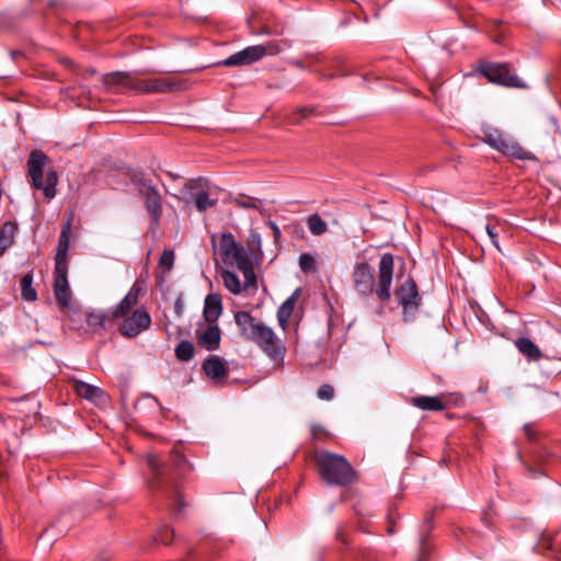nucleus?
I'll return each instance as SVG.
<instances>
[{
	"label": "nucleus",
	"mask_w": 561,
	"mask_h": 561,
	"mask_svg": "<svg viewBox=\"0 0 561 561\" xmlns=\"http://www.w3.org/2000/svg\"><path fill=\"white\" fill-rule=\"evenodd\" d=\"M382 308H380L379 310H377V313L381 314L382 313Z\"/></svg>",
	"instance_id": "864d4df0"
},
{
	"label": "nucleus",
	"mask_w": 561,
	"mask_h": 561,
	"mask_svg": "<svg viewBox=\"0 0 561 561\" xmlns=\"http://www.w3.org/2000/svg\"><path fill=\"white\" fill-rule=\"evenodd\" d=\"M312 436L318 438L321 433H324V430L320 425H313L311 428Z\"/></svg>",
	"instance_id": "79ce46f5"
},
{
	"label": "nucleus",
	"mask_w": 561,
	"mask_h": 561,
	"mask_svg": "<svg viewBox=\"0 0 561 561\" xmlns=\"http://www.w3.org/2000/svg\"><path fill=\"white\" fill-rule=\"evenodd\" d=\"M290 123H291V124H299V123H300V121H299L298 118H293Z\"/></svg>",
	"instance_id": "3c124183"
},
{
	"label": "nucleus",
	"mask_w": 561,
	"mask_h": 561,
	"mask_svg": "<svg viewBox=\"0 0 561 561\" xmlns=\"http://www.w3.org/2000/svg\"><path fill=\"white\" fill-rule=\"evenodd\" d=\"M394 261L390 253H383L378 265V277L375 285V275L371 266L362 262L355 265L352 279L356 293L362 297H369L373 293L381 301H388L391 297V284L393 278Z\"/></svg>",
	"instance_id": "f257e3e1"
},
{
	"label": "nucleus",
	"mask_w": 561,
	"mask_h": 561,
	"mask_svg": "<svg viewBox=\"0 0 561 561\" xmlns=\"http://www.w3.org/2000/svg\"><path fill=\"white\" fill-rule=\"evenodd\" d=\"M185 80H178L171 77L138 79L135 91L138 93H167L187 89Z\"/></svg>",
	"instance_id": "f8f14e48"
},
{
	"label": "nucleus",
	"mask_w": 561,
	"mask_h": 561,
	"mask_svg": "<svg viewBox=\"0 0 561 561\" xmlns=\"http://www.w3.org/2000/svg\"><path fill=\"white\" fill-rule=\"evenodd\" d=\"M54 294L61 308H67L71 301V290L68 283V265L58 263L54 271Z\"/></svg>",
	"instance_id": "ddd939ff"
},
{
	"label": "nucleus",
	"mask_w": 561,
	"mask_h": 561,
	"mask_svg": "<svg viewBox=\"0 0 561 561\" xmlns=\"http://www.w3.org/2000/svg\"><path fill=\"white\" fill-rule=\"evenodd\" d=\"M232 203L245 209L260 210L262 206V202L260 199L248 196L245 194L237 195L236 197L232 198Z\"/></svg>",
	"instance_id": "473e14b6"
},
{
	"label": "nucleus",
	"mask_w": 561,
	"mask_h": 561,
	"mask_svg": "<svg viewBox=\"0 0 561 561\" xmlns=\"http://www.w3.org/2000/svg\"><path fill=\"white\" fill-rule=\"evenodd\" d=\"M16 226L13 222L7 221L2 225L0 229V256L13 244Z\"/></svg>",
	"instance_id": "a878e982"
},
{
	"label": "nucleus",
	"mask_w": 561,
	"mask_h": 561,
	"mask_svg": "<svg viewBox=\"0 0 561 561\" xmlns=\"http://www.w3.org/2000/svg\"><path fill=\"white\" fill-rule=\"evenodd\" d=\"M270 227L273 231V236H274L275 240H278L280 238V230H279L278 226L275 222L271 221Z\"/></svg>",
	"instance_id": "a19ab883"
},
{
	"label": "nucleus",
	"mask_w": 561,
	"mask_h": 561,
	"mask_svg": "<svg viewBox=\"0 0 561 561\" xmlns=\"http://www.w3.org/2000/svg\"><path fill=\"white\" fill-rule=\"evenodd\" d=\"M336 538L341 539L343 542H345V540L342 538V533L341 531L336 533Z\"/></svg>",
	"instance_id": "09e8293b"
},
{
	"label": "nucleus",
	"mask_w": 561,
	"mask_h": 561,
	"mask_svg": "<svg viewBox=\"0 0 561 561\" xmlns=\"http://www.w3.org/2000/svg\"><path fill=\"white\" fill-rule=\"evenodd\" d=\"M481 139L504 156L518 160H530L531 154L523 149L510 135L491 125H483Z\"/></svg>",
	"instance_id": "6e6552de"
},
{
	"label": "nucleus",
	"mask_w": 561,
	"mask_h": 561,
	"mask_svg": "<svg viewBox=\"0 0 561 561\" xmlns=\"http://www.w3.org/2000/svg\"><path fill=\"white\" fill-rule=\"evenodd\" d=\"M299 267L305 273L314 272L317 263L314 257L309 253H304L299 256Z\"/></svg>",
	"instance_id": "72a5a7b5"
},
{
	"label": "nucleus",
	"mask_w": 561,
	"mask_h": 561,
	"mask_svg": "<svg viewBox=\"0 0 561 561\" xmlns=\"http://www.w3.org/2000/svg\"><path fill=\"white\" fill-rule=\"evenodd\" d=\"M222 311L221 298L217 294H209L205 298L203 316L208 323H215Z\"/></svg>",
	"instance_id": "4be33fe9"
},
{
	"label": "nucleus",
	"mask_w": 561,
	"mask_h": 561,
	"mask_svg": "<svg viewBox=\"0 0 561 561\" xmlns=\"http://www.w3.org/2000/svg\"><path fill=\"white\" fill-rule=\"evenodd\" d=\"M515 345L519 353H522L529 360H539L542 353L539 347L528 337H520L515 341Z\"/></svg>",
	"instance_id": "393cba45"
},
{
	"label": "nucleus",
	"mask_w": 561,
	"mask_h": 561,
	"mask_svg": "<svg viewBox=\"0 0 561 561\" xmlns=\"http://www.w3.org/2000/svg\"><path fill=\"white\" fill-rule=\"evenodd\" d=\"M222 283L225 287L233 295H239L242 293V290H248L249 288H245L244 283L241 284L238 275L231 271H222L220 273Z\"/></svg>",
	"instance_id": "bb28decb"
},
{
	"label": "nucleus",
	"mask_w": 561,
	"mask_h": 561,
	"mask_svg": "<svg viewBox=\"0 0 561 561\" xmlns=\"http://www.w3.org/2000/svg\"><path fill=\"white\" fill-rule=\"evenodd\" d=\"M186 204L194 202L198 211H205L217 204V199L210 198L208 182L203 178L188 180L180 190L179 195H173Z\"/></svg>",
	"instance_id": "9d476101"
},
{
	"label": "nucleus",
	"mask_w": 561,
	"mask_h": 561,
	"mask_svg": "<svg viewBox=\"0 0 561 561\" xmlns=\"http://www.w3.org/2000/svg\"><path fill=\"white\" fill-rule=\"evenodd\" d=\"M317 396L321 400H327V401L332 400L334 397V389L331 385H328V383L322 385L318 389Z\"/></svg>",
	"instance_id": "e433bc0d"
},
{
	"label": "nucleus",
	"mask_w": 561,
	"mask_h": 561,
	"mask_svg": "<svg viewBox=\"0 0 561 561\" xmlns=\"http://www.w3.org/2000/svg\"><path fill=\"white\" fill-rule=\"evenodd\" d=\"M203 370L207 377L216 381L225 378L228 374L224 359L216 355L209 356L203 363Z\"/></svg>",
	"instance_id": "412c9836"
},
{
	"label": "nucleus",
	"mask_w": 561,
	"mask_h": 561,
	"mask_svg": "<svg viewBox=\"0 0 561 561\" xmlns=\"http://www.w3.org/2000/svg\"><path fill=\"white\" fill-rule=\"evenodd\" d=\"M313 108L312 107H300L297 110V112L302 116V117H308L309 115H311L313 113Z\"/></svg>",
	"instance_id": "ea45409f"
},
{
	"label": "nucleus",
	"mask_w": 561,
	"mask_h": 561,
	"mask_svg": "<svg viewBox=\"0 0 561 561\" xmlns=\"http://www.w3.org/2000/svg\"><path fill=\"white\" fill-rule=\"evenodd\" d=\"M321 478L331 485L345 486L354 482L355 471L344 456L322 451L316 456Z\"/></svg>",
	"instance_id": "423d86ee"
},
{
	"label": "nucleus",
	"mask_w": 561,
	"mask_h": 561,
	"mask_svg": "<svg viewBox=\"0 0 561 561\" xmlns=\"http://www.w3.org/2000/svg\"><path fill=\"white\" fill-rule=\"evenodd\" d=\"M219 254L225 264L236 266L243 274L245 288L256 287L252 262L243 245L238 243L230 232L221 234Z\"/></svg>",
	"instance_id": "39448f33"
},
{
	"label": "nucleus",
	"mask_w": 561,
	"mask_h": 561,
	"mask_svg": "<svg viewBox=\"0 0 561 561\" xmlns=\"http://www.w3.org/2000/svg\"><path fill=\"white\" fill-rule=\"evenodd\" d=\"M167 174H168L171 179H173V180H176V179H179V178H180V175H178V174H175V173H173V172H170V171H168V172H167Z\"/></svg>",
	"instance_id": "49530a36"
},
{
	"label": "nucleus",
	"mask_w": 561,
	"mask_h": 561,
	"mask_svg": "<svg viewBox=\"0 0 561 561\" xmlns=\"http://www.w3.org/2000/svg\"><path fill=\"white\" fill-rule=\"evenodd\" d=\"M425 524H426V526H427V530H430V529H431V527H432V526H431V518H426V519H425Z\"/></svg>",
	"instance_id": "de8ad7c7"
},
{
	"label": "nucleus",
	"mask_w": 561,
	"mask_h": 561,
	"mask_svg": "<svg viewBox=\"0 0 561 561\" xmlns=\"http://www.w3.org/2000/svg\"><path fill=\"white\" fill-rule=\"evenodd\" d=\"M410 403L423 411H443L445 409V404L442 401L440 397H428V396H419L410 399Z\"/></svg>",
	"instance_id": "b1692460"
},
{
	"label": "nucleus",
	"mask_w": 561,
	"mask_h": 561,
	"mask_svg": "<svg viewBox=\"0 0 561 561\" xmlns=\"http://www.w3.org/2000/svg\"><path fill=\"white\" fill-rule=\"evenodd\" d=\"M221 332L218 325L209 323L196 330L198 344L207 351H216L220 344Z\"/></svg>",
	"instance_id": "a211bd4d"
},
{
	"label": "nucleus",
	"mask_w": 561,
	"mask_h": 561,
	"mask_svg": "<svg viewBox=\"0 0 561 561\" xmlns=\"http://www.w3.org/2000/svg\"><path fill=\"white\" fill-rule=\"evenodd\" d=\"M147 463L152 472L151 489L161 490L167 496L174 500L182 508L181 494L176 480L190 471V465L185 457L179 451H172L169 463H160L158 456L148 455Z\"/></svg>",
	"instance_id": "f03ea898"
},
{
	"label": "nucleus",
	"mask_w": 561,
	"mask_h": 561,
	"mask_svg": "<svg viewBox=\"0 0 561 561\" xmlns=\"http://www.w3.org/2000/svg\"><path fill=\"white\" fill-rule=\"evenodd\" d=\"M48 157L39 150H34L30 153L27 160V172L32 180V185L36 190L43 187V171Z\"/></svg>",
	"instance_id": "dca6fc26"
},
{
	"label": "nucleus",
	"mask_w": 561,
	"mask_h": 561,
	"mask_svg": "<svg viewBox=\"0 0 561 561\" xmlns=\"http://www.w3.org/2000/svg\"><path fill=\"white\" fill-rule=\"evenodd\" d=\"M58 182L57 173L54 170H49L45 176V184L43 183V193L46 198L51 199L56 195V185Z\"/></svg>",
	"instance_id": "c756f323"
},
{
	"label": "nucleus",
	"mask_w": 561,
	"mask_h": 561,
	"mask_svg": "<svg viewBox=\"0 0 561 561\" xmlns=\"http://www.w3.org/2000/svg\"><path fill=\"white\" fill-rule=\"evenodd\" d=\"M72 387L79 397H81L96 405L103 404L107 400V397L102 389H100L95 386H92L88 382L81 381L79 379H73Z\"/></svg>",
	"instance_id": "f3484780"
},
{
	"label": "nucleus",
	"mask_w": 561,
	"mask_h": 561,
	"mask_svg": "<svg viewBox=\"0 0 561 561\" xmlns=\"http://www.w3.org/2000/svg\"><path fill=\"white\" fill-rule=\"evenodd\" d=\"M289 47L290 42L287 39L271 41L265 44L248 46L218 62V65L225 67L249 66L261 60L265 56H276Z\"/></svg>",
	"instance_id": "0eeeda50"
},
{
	"label": "nucleus",
	"mask_w": 561,
	"mask_h": 561,
	"mask_svg": "<svg viewBox=\"0 0 561 561\" xmlns=\"http://www.w3.org/2000/svg\"><path fill=\"white\" fill-rule=\"evenodd\" d=\"M396 296L405 312L409 308L416 309L421 305L417 285L412 277H409L402 283L400 288L396 291Z\"/></svg>",
	"instance_id": "2eb2a0df"
},
{
	"label": "nucleus",
	"mask_w": 561,
	"mask_h": 561,
	"mask_svg": "<svg viewBox=\"0 0 561 561\" xmlns=\"http://www.w3.org/2000/svg\"><path fill=\"white\" fill-rule=\"evenodd\" d=\"M174 263V254L172 251H163L162 255L160 256L159 264L161 267L165 268L167 271H170Z\"/></svg>",
	"instance_id": "c9c22d12"
},
{
	"label": "nucleus",
	"mask_w": 561,
	"mask_h": 561,
	"mask_svg": "<svg viewBox=\"0 0 561 561\" xmlns=\"http://www.w3.org/2000/svg\"><path fill=\"white\" fill-rule=\"evenodd\" d=\"M114 321L113 310L105 311L98 309L87 314V323L94 331L106 329L107 325L112 324Z\"/></svg>",
	"instance_id": "5701e85b"
},
{
	"label": "nucleus",
	"mask_w": 561,
	"mask_h": 561,
	"mask_svg": "<svg viewBox=\"0 0 561 561\" xmlns=\"http://www.w3.org/2000/svg\"><path fill=\"white\" fill-rule=\"evenodd\" d=\"M234 321L245 340L255 343L278 366L283 363L285 346L270 327L253 318L248 311H238Z\"/></svg>",
	"instance_id": "7ed1b4c3"
},
{
	"label": "nucleus",
	"mask_w": 561,
	"mask_h": 561,
	"mask_svg": "<svg viewBox=\"0 0 561 561\" xmlns=\"http://www.w3.org/2000/svg\"><path fill=\"white\" fill-rule=\"evenodd\" d=\"M481 73L493 83L508 88H525L522 79L511 71L506 64L485 62L480 67Z\"/></svg>",
	"instance_id": "9b49d317"
},
{
	"label": "nucleus",
	"mask_w": 561,
	"mask_h": 561,
	"mask_svg": "<svg viewBox=\"0 0 561 561\" xmlns=\"http://www.w3.org/2000/svg\"><path fill=\"white\" fill-rule=\"evenodd\" d=\"M102 80L110 91L121 92L125 89L135 91L137 78L131 72L114 71L104 75Z\"/></svg>",
	"instance_id": "4468645a"
},
{
	"label": "nucleus",
	"mask_w": 561,
	"mask_h": 561,
	"mask_svg": "<svg viewBox=\"0 0 561 561\" xmlns=\"http://www.w3.org/2000/svg\"><path fill=\"white\" fill-rule=\"evenodd\" d=\"M525 434L528 436L529 439L534 437V432L531 430V426L529 424H526L524 426Z\"/></svg>",
	"instance_id": "37998d69"
},
{
	"label": "nucleus",
	"mask_w": 561,
	"mask_h": 561,
	"mask_svg": "<svg viewBox=\"0 0 561 561\" xmlns=\"http://www.w3.org/2000/svg\"><path fill=\"white\" fill-rule=\"evenodd\" d=\"M333 77H334L333 75H328V76H325V78H328V79H331V78H333Z\"/></svg>",
	"instance_id": "603ef678"
},
{
	"label": "nucleus",
	"mask_w": 561,
	"mask_h": 561,
	"mask_svg": "<svg viewBox=\"0 0 561 561\" xmlns=\"http://www.w3.org/2000/svg\"><path fill=\"white\" fill-rule=\"evenodd\" d=\"M301 288H296L294 293L280 305L277 310V320L283 330L288 327V321L295 309V305L300 297Z\"/></svg>",
	"instance_id": "aec40b11"
},
{
	"label": "nucleus",
	"mask_w": 561,
	"mask_h": 561,
	"mask_svg": "<svg viewBox=\"0 0 561 561\" xmlns=\"http://www.w3.org/2000/svg\"><path fill=\"white\" fill-rule=\"evenodd\" d=\"M483 230L486 232V234H488L491 243L493 244V247L497 251H501V248H500V244H499V236H500L501 231L504 230L503 225L499 220L489 219L486 221V224L483 226Z\"/></svg>",
	"instance_id": "cd10ccee"
},
{
	"label": "nucleus",
	"mask_w": 561,
	"mask_h": 561,
	"mask_svg": "<svg viewBox=\"0 0 561 561\" xmlns=\"http://www.w3.org/2000/svg\"><path fill=\"white\" fill-rule=\"evenodd\" d=\"M71 222L72 218L70 217L62 226V230L60 232L58 240L55 266H58V263L62 265H68V250L70 245Z\"/></svg>",
	"instance_id": "6ab92c4d"
},
{
	"label": "nucleus",
	"mask_w": 561,
	"mask_h": 561,
	"mask_svg": "<svg viewBox=\"0 0 561 561\" xmlns=\"http://www.w3.org/2000/svg\"><path fill=\"white\" fill-rule=\"evenodd\" d=\"M173 537V529H170L169 526H162L154 537L156 540L161 541L164 545H169Z\"/></svg>",
	"instance_id": "f704fd0d"
},
{
	"label": "nucleus",
	"mask_w": 561,
	"mask_h": 561,
	"mask_svg": "<svg viewBox=\"0 0 561 561\" xmlns=\"http://www.w3.org/2000/svg\"><path fill=\"white\" fill-rule=\"evenodd\" d=\"M130 182L136 186L139 195L144 198L146 210L148 211L151 222L159 225L162 215V199L157 187L140 171L130 174Z\"/></svg>",
	"instance_id": "1a4fd4ad"
},
{
	"label": "nucleus",
	"mask_w": 561,
	"mask_h": 561,
	"mask_svg": "<svg viewBox=\"0 0 561 561\" xmlns=\"http://www.w3.org/2000/svg\"><path fill=\"white\" fill-rule=\"evenodd\" d=\"M174 312L178 317H181L183 313V301L181 298H178L174 302Z\"/></svg>",
	"instance_id": "58836bf2"
},
{
	"label": "nucleus",
	"mask_w": 561,
	"mask_h": 561,
	"mask_svg": "<svg viewBox=\"0 0 561 561\" xmlns=\"http://www.w3.org/2000/svg\"><path fill=\"white\" fill-rule=\"evenodd\" d=\"M249 242L251 245L256 247L257 249L261 248V236L260 233L252 231L249 236Z\"/></svg>",
	"instance_id": "4c0bfd02"
},
{
	"label": "nucleus",
	"mask_w": 561,
	"mask_h": 561,
	"mask_svg": "<svg viewBox=\"0 0 561 561\" xmlns=\"http://www.w3.org/2000/svg\"><path fill=\"white\" fill-rule=\"evenodd\" d=\"M540 546H545L547 549H552V543L549 539H543L539 542Z\"/></svg>",
	"instance_id": "c03bdc74"
},
{
	"label": "nucleus",
	"mask_w": 561,
	"mask_h": 561,
	"mask_svg": "<svg viewBox=\"0 0 561 561\" xmlns=\"http://www.w3.org/2000/svg\"><path fill=\"white\" fill-rule=\"evenodd\" d=\"M307 225L309 231L313 236H321L327 232L328 225L327 222L318 215L313 214L307 218Z\"/></svg>",
	"instance_id": "7c9ffc66"
},
{
	"label": "nucleus",
	"mask_w": 561,
	"mask_h": 561,
	"mask_svg": "<svg viewBox=\"0 0 561 561\" xmlns=\"http://www.w3.org/2000/svg\"><path fill=\"white\" fill-rule=\"evenodd\" d=\"M62 62H64L67 67H71V66H72V61H71L69 58H64V59H62Z\"/></svg>",
	"instance_id": "a18cd8bd"
},
{
	"label": "nucleus",
	"mask_w": 561,
	"mask_h": 561,
	"mask_svg": "<svg viewBox=\"0 0 561 561\" xmlns=\"http://www.w3.org/2000/svg\"><path fill=\"white\" fill-rule=\"evenodd\" d=\"M194 345L190 341H181L175 347V356L179 360L188 362L194 356Z\"/></svg>",
	"instance_id": "2f4dec72"
},
{
	"label": "nucleus",
	"mask_w": 561,
	"mask_h": 561,
	"mask_svg": "<svg viewBox=\"0 0 561 561\" xmlns=\"http://www.w3.org/2000/svg\"><path fill=\"white\" fill-rule=\"evenodd\" d=\"M141 288L134 284L126 296L113 309L115 320L121 319L118 332L128 339H133L147 331L151 325V317L148 311L137 308Z\"/></svg>",
	"instance_id": "20e7f679"
},
{
	"label": "nucleus",
	"mask_w": 561,
	"mask_h": 561,
	"mask_svg": "<svg viewBox=\"0 0 561 561\" xmlns=\"http://www.w3.org/2000/svg\"><path fill=\"white\" fill-rule=\"evenodd\" d=\"M152 71H149V70H141V71H137L138 75H145V73H151Z\"/></svg>",
	"instance_id": "8fccbe9b"
},
{
	"label": "nucleus",
	"mask_w": 561,
	"mask_h": 561,
	"mask_svg": "<svg viewBox=\"0 0 561 561\" xmlns=\"http://www.w3.org/2000/svg\"><path fill=\"white\" fill-rule=\"evenodd\" d=\"M33 275L31 273L25 274L21 278V295L26 301H34L37 298L36 290L32 286Z\"/></svg>",
	"instance_id": "c85d7f7f"
}]
</instances>
